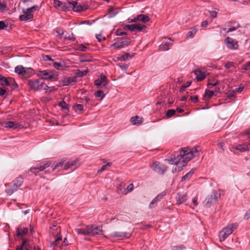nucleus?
<instances>
[{"label": "nucleus", "mask_w": 250, "mask_h": 250, "mask_svg": "<svg viewBox=\"0 0 250 250\" xmlns=\"http://www.w3.org/2000/svg\"><path fill=\"white\" fill-rule=\"evenodd\" d=\"M244 219L248 220L250 218V209L248 210L244 215Z\"/></svg>", "instance_id": "61"}, {"label": "nucleus", "mask_w": 250, "mask_h": 250, "mask_svg": "<svg viewBox=\"0 0 250 250\" xmlns=\"http://www.w3.org/2000/svg\"><path fill=\"white\" fill-rule=\"evenodd\" d=\"M95 95L96 97L99 98L101 97V99H103L105 95L104 92L101 90H98L95 92Z\"/></svg>", "instance_id": "47"}, {"label": "nucleus", "mask_w": 250, "mask_h": 250, "mask_svg": "<svg viewBox=\"0 0 250 250\" xmlns=\"http://www.w3.org/2000/svg\"><path fill=\"white\" fill-rule=\"evenodd\" d=\"M125 184L124 183H120L119 185H118L117 188V192L119 194H126V192H125Z\"/></svg>", "instance_id": "35"}, {"label": "nucleus", "mask_w": 250, "mask_h": 250, "mask_svg": "<svg viewBox=\"0 0 250 250\" xmlns=\"http://www.w3.org/2000/svg\"><path fill=\"white\" fill-rule=\"evenodd\" d=\"M191 83V82L190 81H188L187 82L183 84L180 89V92H183L184 91L185 89L187 87H188Z\"/></svg>", "instance_id": "43"}, {"label": "nucleus", "mask_w": 250, "mask_h": 250, "mask_svg": "<svg viewBox=\"0 0 250 250\" xmlns=\"http://www.w3.org/2000/svg\"><path fill=\"white\" fill-rule=\"evenodd\" d=\"M198 31L197 26H194L190 29L186 35V38H192Z\"/></svg>", "instance_id": "28"}, {"label": "nucleus", "mask_w": 250, "mask_h": 250, "mask_svg": "<svg viewBox=\"0 0 250 250\" xmlns=\"http://www.w3.org/2000/svg\"><path fill=\"white\" fill-rule=\"evenodd\" d=\"M172 44V42L169 41L168 42H163L160 46V48L163 50H168L169 49L168 46Z\"/></svg>", "instance_id": "34"}, {"label": "nucleus", "mask_w": 250, "mask_h": 250, "mask_svg": "<svg viewBox=\"0 0 250 250\" xmlns=\"http://www.w3.org/2000/svg\"><path fill=\"white\" fill-rule=\"evenodd\" d=\"M180 150V154L176 158H169L166 160L170 164H175L176 166L181 163L182 166L184 167L190 160L198 155L199 151L195 147L191 148L185 147L181 148Z\"/></svg>", "instance_id": "1"}, {"label": "nucleus", "mask_w": 250, "mask_h": 250, "mask_svg": "<svg viewBox=\"0 0 250 250\" xmlns=\"http://www.w3.org/2000/svg\"><path fill=\"white\" fill-rule=\"evenodd\" d=\"M76 79L75 78L69 77L67 78H65L62 81V83L63 85H67L70 84L72 83L75 82Z\"/></svg>", "instance_id": "36"}, {"label": "nucleus", "mask_w": 250, "mask_h": 250, "mask_svg": "<svg viewBox=\"0 0 250 250\" xmlns=\"http://www.w3.org/2000/svg\"><path fill=\"white\" fill-rule=\"evenodd\" d=\"M219 82L217 80L212 79L209 80L208 83V86H214L219 83Z\"/></svg>", "instance_id": "40"}, {"label": "nucleus", "mask_w": 250, "mask_h": 250, "mask_svg": "<svg viewBox=\"0 0 250 250\" xmlns=\"http://www.w3.org/2000/svg\"><path fill=\"white\" fill-rule=\"evenodd\" d=\"M53 66L56 69L59 70H65L67 67V66L65 65V63L63 62H54L53 63Z\"/></svg>", "instance_id": "26"}, {"label": "nucleus", "mask_w": 250, "mask_h": 250, "mask_svg": "<svg viewBox=\"0 0 250 250\" xmlns=\"http://www.w3.org/2000/svg\"><path fill=\"white\" fill-rule=\"evenodd\" d=\"M23 15H21L19 17V19L21 21H27L31 20L33 18V15L31 13H28L25 11L24 9H22Z\"/></svg>", "instance_id": "21"}, {"label": "nucleus", "mask_w": 250, "mask_h": 250, "mask_svg": "<svg viewBox=\"0 0 250 250\" xmlns=\"http://www.w3.org/2000/svg\"><path fill=\"white\" fill-rule=\"evenodd\" d=\"M62 1L59 0H54L53 4L55 8H60L61 9V7H62Z\"/></svg>", "instance_id": "45"}, {"label": "nucleus", "mask_w": 250, "mask_h": 250, "mask_svg": "<svg viewBox=\"0 0 250 250\" xmlns=\"http://www.w3.org/2000/svg\"><path fill=\"white\" fill-rule=\"evenodd\" d=\"M110 163H107V164L106 165H103L100 169H99L98 170V172H103V171H104L107 167H109L110 166Z\"/></svg>", "instance_id": "52"}, {"label": "nucleus", "mask_w": 250, "mask_h": 250, "mask_svg": "<svg viewBox=\"0 0 250 250\" xmlns=\"http://www.w3.org/2000/svg\"><path fill=\"white\" fill-rule=\"evenodd\" d=\"M91 228L90 225H87L84 228H76L75 230L78 234L90 236Z\"/></svg>", "instance_id": "16"}, {"label": "nucleus", "mask_w": 250, "mask_h": 250, "mask_svg": "<svg viewBox=\"0 0 250 250\" xmlns=\"http://www.w3.org/2000/svg\"><path fill=\"white\" fill-rule=\"evenodd\" d=\"M79 166L78 160H75L74 161L67 162L64 167V169L65 170L70 169L73 170L77 168Z\"/></svg>", "instance_id": "17"}, {"label": "nucleus", "mask_w": 250, "mask_h": 250, "mask_svg": "<svg viewBox=\"0 0 250 250\" xmlns=\"http://www.w3.org/2000/svg\"><path fill=\"white\" fill-rule=\"evenodd\" d=\"M107 83V78L103 74L101 75L100 79H97L94 82L95 85L101 88L106 87Z\"/></svg>", "instance_id": "12"}, {"label": "nucleus", "mask_w": 250, "mask_h": 250, "mask_svg": "<svg viewBox=\"0 0 250 250\" xmlns=\"http://www.w3.org/2000/svg\"><path fill=\"white\" fill-rule=\"evenodd\" d=\"M90 227H91L90 228V236L102 234L103 230L102 226L90 225Z\"/></svg>", "instance_id": "19"}, {"label": "nucleus", "mask_w": 250, "mask_h": 250, "mask_svg": "<svg viewBox=\"0 0 250 250\" xmlns=\"http://www.w3.org/2000/svg\"><path fill=\"white\" fill-rule=\"evenodd\" d=\"M11 80L12 81L11 78H10L9 79H7L6 78L0 74V83L3 87L5 86H10Z\"/></svg>", "instance_id": "24"}, {"label": "nucleus", "mask_w": 250, "mask_h": 250, "mask_svg": "<svg viewBox=\"0 0 250 250\" xmlns=\"http://www.w3.org/2000/svg\"><path fill=\"white\" fill-rule=\"evenodd\" d=\"M28 231V229L27 228H24L23 229H21L18 228L17 229V234L18 236H22L27 233Z\"/></svg>", "instance_id": "32"}, {"label": "nucleus", "mask_w": 250, "mask_h": 250, "mask_svg": "<svg viewBox=\"0 0 250 250\" xmlns=\"http://www.w3.org/2000/svg\"><path fill=\"white\" fill-rule=\"evenodd\" d=\"M224 42L226 44V46L229 49L231 50H237L238 49V43L236 40L228 37L225 39Z\"/></svg>", "instance_id": "11"}, {"label": "nucleus", "mask_w": 250, "mask_h": 250, "mask_svg": "<svg viewBox=\"0 0 250 250\" xmlns=\"http://www.w3.org/2000/svg\"><path fill=\"white\" fill-rule=\"evenodd\" d=\"M134 188V186L133 184H130L129 185H128L127 188H126V190L127 192H130L133 190Z\"/></svg>", "instance_id": "58"}, {"label": "nucleus", "mask_w": 250, "mask_h": 250, "mask_svg": "<svg viewBox=\"0 0 250 250\" xmlns=\"http://www.w3.org/2000/svg\"><path fill=\"white\" fill-rule=\"evenodd\" d=\"M131 234L128 232L116 231L114 232L111 236L114 237L123 239L124 238H128L131 236Z\"/></svg>", "instance_id": "20"}, {"label": "nucleus", "mask_w": 250, "mask_h": 250, "mask_svg": "<svg viewBox=\"0 0 250 250\" xmlns=\"http://www.w3.org/2000/svg\"><path fill=\"white\" fill-rule=\"evenodd\" d=\"M33 69L31 68L26 69L22 65H20L15 68V72L19 75H28V73H32Z\"/></svg>", "instance_id": "13"}, {"label": "nucleus", "mask_w": 250, "mask_h": 250, "mask_svg": "<svg viewBox=\"0 0 250 250\" xmlns=\"http://www.w3.org/2000/svg\"><path fill=\"white\" fill-rule=\"evenodd\" d=\"M234 66V63L233 62H227L225 65V67L227 68V69H229V68L231 67H233Z\"/></svg>", "instance_id": "54"}, {"label": "nucleus", "mask_w": 250, "mask_h": 250, "mask_svg": "<svg viewBox=\"0 0 250 250\" xmlns=\"http://www.w3.org/2000/svg\"><path fill=\"white\" fill-rule=\"evenodd\" d=\"M60 232V229L59 230L58 232L57 233L56 237L55 238V240L50 243L51 247H59V244L62 241V236L60 234H58V233Z\"/></svg>", "instance_id": "22"}, {"label": "nucleus", "mask_w": 250, "mask_h": 250, "mask_svg": "<svg viewBox=\"0 0 250 250\" xmlns=\"http://www.w3.org/2000/svg\"><path fill=\"white\" fill-rule=\"evenodd\" d=\"M1 126L12 129L20 128L21 125L16 122H3L1 123Z\"/></svg>", "instance_id": "15"}, {"label": "nucleus", "mask_w": 250, "mask_h": 250, "mask_svg": "<svg viewBox=\"0 0 250 250\" xmlns=\"http://www.w3.org/2000/svg\"><path fill=\"white\" fill-rule=\"evenodd\" d=\"M75 108L76 110L82 111L83 110V105L81 104H76L75 106Z\"/></svg>", "instance_id": "59"}, {"label": "nucleus", "mask_w": 250, "mask_h": 250, "mask_svg": "<svg viewBox=\"0 0 250 250\" xmlns=\"http://www.w3.org/2000/svg\"><path fill=\"white\" fill-rule=\"evenodd\" d=\"M238 226L236 223L230 224L224 228L219 233L220 241H224L229 237Z\"/></svg>", "instance_id": "5"}, {"label": "nucleus", "mask_w": 250, "mask_h": 250, "mask_svg": "<svg viewBox=\"0 0 250 250\" xmlns=\"http://www.w3.org/2000/svg\"><path fill=\"white\" fill-rule=\"evenodd\" d=\"M190 100L193 103H195L198 102V97L197 95L191 96Z\"/></svg>", "instance_id": "56"}, {"label": "nucleus", "mask_w": 250, "mask_h": 250, "mask_svg": "<svg viewBox=\"0 0 250 250\" xmlns=\"http://www.w3.org/2000/svg\"><path fill=\"white\" fill-rule=\"evenodd\" d=\"M235 93V90H229L227 92L226 95L229 98H230L234 96Z\"/></svg>", "instance_id": "51"}, {"label": "nucleus", "mask_w": 250, "mask_h": 250, "mask_svg": "<svg viewBox=\"0 0 250 250\" xmlns=\"http://www.w3.org/2000/svg\"><path fill=\"white\" fill-rule=\"evenodd\" d=\"M116 35L117 36H126L127 33L125 32L121 31V30H117L116 31Z\"/></svg>", "instance_id": "53"}, {"label": "nucleus", "mask_w": 250, "mask_h": 250, "mask_svg": "<svg viewBox=\"0 0 250 250\" xmlns=\"http://www.w3.org/2000/svg\"><path fill=\"white\" fill-rule=\"evenodd\" d=\"M135 30H137L139 31H142L143 29L146 28V26L145 25L141 24H135Z\"/></svg>", "instance_id": "48"}, {"label": "nucleus", "mask_w": 250, "mask_h": 250, "mask_svg": "<svg viewBox=\"0 0 250 250\" xmlns=\"http://www.w3.org/2000/svg\"><path fill=\"white\" fill-rule=\"evenodd\" d=\"M220 194L218 193L216 191H213L212 194L208 196L204 201L205 205L207 207H209L210 205L215 202L220 198Z\"/></svg>", "instance_id": "9"}, {"label": "nucleus", "mask_w": 250, "mask_h": 250, "mask_svg": "<svg viewBox=\"0 0 250 250\" xmlns=\"http://www.w3.org/2000/svg\"><path fill=\"white\" fill-rule=\"evenodd\" d=\"M172 250H185L184 248L181 246H175L173 248Z\"/></svg>", "instance_id": "64"}, {"label": "nucleus", "mask_w": 250, "mask_h": 250, "mask_svg": "<svg viewBox=\"0 0 250 250\" xmlns=\"http://www.w3.org/2000/svg\"><path fill=\"white\" fill-rule=\"evenodd\" d=\"M225 27L223 30L226 33H229L237 29L240 27V25L237 21H229L225 24Z\"/></svg>", "instance_id": "10"}, {"label": "nucleus", "mask_w": 250, "mask_h": 250, "mask_svg": "<svg viewBox=\"0 0 250 250\" xmlns=\"http://www.w3.org/2000/svg\"><path fill=\"white\" fill-rule=\"evenodd\" d=\"M37 8H38V6L34 5L30 8L24 9V10H25V11H26V12H27L28 13L32 14V13L34 12L35 11H36L37 10Z\"/></svg>", "instance_id": "44"}, {"label": "nucleus", "mask_w": 250, "mask_h": 250, "mask_svg": "<svg viewBox=\"0 0 250 250\" xmlns=\"http://www.w3.org/2000/svg\"><path fill=\"white\" fill-rule=\"evenodd\" d=\"M149 167L155 172L161 174H164L167 170V167L159 162L155 161L149 164Z\"/></svg>", "instance_id": "8"}, {"label": "nucleus", "mask_w": 250, "mask_h": 250, "mask_svg": "<svg viewBox=\"0 0 250 250\" xmlns=\"http://www.w3.org/2000/svg\"><path fill=\"white\" fill-rule=\"evenodd\" d=\"M21 245L23 248V250H30L31 246L28 244V241L27 240H23L21 244Z\"/></svg>", "instance_id": "39"}, {"label": "nucleus", "mask_w": 250, "mask_h": 250, "mask_svg": "<svg viewBox=\"0 0 250 250\" xmlns=\"http://www.w3.org/2000/svg\"><path fill=\"white\" fill-rule=\"evenodd\" d=\"M62 244L61 245H59V248H62V247L63 246H67L68 245V241L67 240V239L66 238H65L64 239H63V241L62 242H61Z\"/></svg>", "instance_id": "55"}, {"label": "nucleus", "mask_w": 250, "mask_h": 250, "mask_svg": "<svg viewBox=\"0 0 250 250\" xmlns=\"http://www.w3.org/2000/svg\"><path fill=\"white\" fill-rule=\"evenodd\" d=\"M96 39L99 42H101L105 39V38L101 34L97 35L96 36Z\"/></svg>", "instance_id": "57"}, {"label": "nucleus", "mask_w": 250, "mask_h": 250, "mask_svg": "<svg viewBox=\"0 0 250 250\" xmlns=\"http://www.w3.org/2000/svg\"><path fill=\"white\" fill-rule=\"evenodd\" d=\"M82 7L81 5H78V2L76 1H72V8L74 11L80 12L82 11Z\"/></svg>", "instance_id": "31"}, {"label": "nucleus", "mask_w": 250, "mask_h": 250, "mask_svg": "<svg viewBox=\"0 0 250 250\" xmlns=\"http://www.w3.org/2000/svg\"><path fill=\"white\" fill-rule=\"evenodd\" d=\"M188 199L187 195L184 192H179L176 197V204L180 205L185 203Z\"/></svg>", "instance_id": "18"}, {"label": "nucleus", "mask_w": 250, "mask_h": 250, "mask_svg": "<svg viewBox=\"0 0 250 250\" xmlns=\"http://www.w3.org/2000/svg\"><path fill=\"white\" fill-rule=\"evenodd\" d=\"M196 75V79L197 81H202L209 75V73L207 71H202L201 69H196L193 71Z\"/></svg>", "instance_id": "14"}, {"label": "nucleus", "mask_w": 250, "mask_h": 250, "mask_svg": "<svg viewBox=\"0 0 250 250\" xmlns=\"http://www.w3.org/2000/svg\"><path fill=\"white\" fill-rule=\"evenodd\" d=\"M72 8V1H67L63 2L61 10L63 11H69Z\"/></svg>", "instance_id": "29"}, {"label": "nucleus", "mask_w": 250, "mask_h": 250, "mask_svg": "<svg viewBox=\"0 0 250 250\" xmlns=\"http://www.w3.org/2000/svg\"><path fill=\"white\" fill-rule=\"evenodd\" d=\"M23 182V178L21 177H18L12 182L5 184V192L8 196L11 195L20 188Z\"/></svg>", "instance_id": "3"}, {"label": "nucleus", "mask_w": 250, "mask_h": 250, "mask_svg": "<svg viewBox=\"0 0 250 250\" xmlns=\"http://www.w3.org/2000/svg\"><path fill=\"white\" fill-rule=\"evenodd\" d=\"M176 113V110L173 109H168L166 112V116L169 118L173 116Z\"/></svg>", "instance_id": "41"}, {"label": "nucleus", "mask_w": 250, "mask_h": 250, "mask_svg": "<svg viewBox=\"0 0 250 250\" xmlns=\"http://www.w3.org/2000/svg\"><path fill=\"white\" fill-rule=\"evenodd\" d=\"M64 163V161L62 160L54 162L53 164L51 161L43 162L35 167H31L30 171L35 175H39V172L41 171H44L45 174L50 173L56 170H59V168L62 167Z\"/></svg>", "instance_id": "2"}, {"label": "nucleus", "mask_w": 250, "mask_h": 250, "mask_svg": "<svg viewBox=\"0 0 250 250\" xmlns=\"http://www.w3.org/2000/svg\"><path fill=\"white\" fill-rule=\"evenodd\" d=\"M7 27V25H6L4 21H0V30L4 29L5 27Z\"/></svg>", "instance_id": "60"}, {"label": "nucleus", "mask_w": 250, "mask_h": 250, "mask_svg": "<svg viewBox=\"0 0 250 250\" xmlns=\"http://www.w3.org/2000/svg\"><path fill=\"white\" fill-rule=\"evenodd\" d=\"M194 171L193 169H191L189 172L187 173L185 176H183L181 179V181H185L189 179L192 175L193 174Z\"/></svg>", "instance_id": "37"}, {"label": "nucleus", "mask_w": 250, "mask_h": 250, "mask_svg": "<svg viewBox=\"0 0 250 250\" xmlns=\"http://www.w3.org/2000/svg\"><path fill=\"white\" fill-rule=\"evenodd\" d=\"M28 84L30 88L35 91L47 90L49 88V87L46 84L41 82L39 80H29Z\"/></svg>", "instance_id": "6"}, {"label": "nucleus", "mask_w": 250, "mask_h": 250, "mask_svg": "<svg viewBox=\"0 0 250 250\" xmlns=\"http://www.w3.org/2000/svg\"><path fill=\"white\" fill-rule=\"evenodd\" d=\"M137 20H138V21H141L144 23H146L148 22L150 19L149 17L146 15L141 14L137 16Z\"/></svg>", "instance_id": "33"}, {"label": "nucleus", "mask_w": 250, "mask_h": 250, "mask_svg": "<svg viewBox=\"0 0 250 250\" xmlns=\"http://www.w3.org/2000/svg\"><path fill=\"white\" fill-rule=\"evenodd\" d=\"M37 74L41 79L43 80H48L51 81H56L58 79L59 75L53 70H39Z\"/></svg>", "instance_id": "4"}, {"label": "nucleus", "mask_w": 250, "mask_h": 250, "mask_svg": "<svg viewBox=\"0 0 250 250\" xmlns=\"http://www.w3.org/2000/svg\"><path fill=\"white\" fill-rule=\"evenodd\" d=\"M6 92L5 89L2 87H0V96H3Z\"/></svg>", "instance_id": "62"}, {"label": "nucleus", "mask_w": 250, "mask_h": 250, "mask_svg": "<svg viewBox=\"0 0 250 250\" xmlns=\"http://www.w3.org/2000/svg\"><path fill=\"white\" fill-rule=\"evenodd\" d=\"M236 149L240 152L249 150L250 149V143L239 145L236 147Z\"/></svg>", "instance_id": "25"}, {"label": "nucleus", "mask_w": 250, "mask_h": 250, "mask_svg": "<svg viewBox=\"0 0 250 250\" xmlns=\"http://www.w3.org/2000/svg\"><path fill=\"white\" fill-rule=\"evenodd\" d=\"M88 70L81 71L80 70H76L75 75L77 77H82L87 74Z\"/></svg>", "instance_id": "38"}, {"label": "nucleus", "mask_w": 250, "mask_h": 250, "mask_svg": "<svg viewBox=\"0 0 250 250\" xmlns=\"http://www.w3.org/2000/svg\"><path fill=\"white\" fill-rule=\"evenodd\" d=\"M244 88V86L240 85L239 87L235 89V91L238 93H241L243 90Z\"/></svg>", "instance_id": "63"}, {"label": "nucleus", "mask_w": 250, "mask_h": 250, "mask_svg": "<svg viewBox=\"0 0 250 250\" xmlns=\"http://www.w3.org/2000/svg\"><path fill=\"white\" fill-rule=\"evenodd\" d=\"M214 92L213 91L206 90L204 94V98H208V99L211 98L214 95Z\"/></svg>", "instance_id": "42"}, {"label": "nucleus", "mask_w": 250, "mask_h": 250, "mask_svg": "<svg viewBox=\"0 0 250 250\" xmlns=\"http://www.w3.org/2000/svg\"><path fill=\"white\" fill-rule=\"evenodd\" d=\"M58 105L63 109H68L69 108V105L64 101L60 102Z\"/></svg>", "instance_id": "46"}, {"label": "nucleus", "mask_w": 250, "mask_h": 250, "mask_svg": "<svg viewBox=\"0 0 250 250\" xmlns=\"http://www.w3.org/2000/svg\"><path fill=\"white\" fill-rule=\"evenodd\" d=\"M134 56L133 55L130 56L128 53H125L123 55L117 57L118 61H125L132 58Z\"/></svg>", "instance_id": "30"}, {"label": "nucleus", "mask_w": 250, "mask_h": 250, "mask_svg": "<svg viewBox=\"0 0 250 250\" xmlns=\"http://www.w3.org/2000/svg\"><path fill=\"white\" fill-rule=\"evenodd\" d=\"M143 118L138 116L132 117L130 119V121L132 125H141L143 123Z\"/></svg>", "instance_id": "23"}, {"label": "nucleus", "mask_w": 250, "mask_h": 250, "mask_svg": "<svg viewBox=\"0 0 250 250\" xmlns=\"http://www.w3.org/2000/svg\"><path fill=\"white\" fill-rule=\"evenodd\" d=\"M130 42L131 40L129 38H119L117 39V42L111 45L110 47L120 49L127 46Z\"/></svg>", "instance_id": "7"}, {"label": "nucleus", "mask_w": 250, "mask_h": 250, "mask_svg": "<svg viewBox=\"0 0 250 250\" xmlns=\"http://www.w3.org/2000/svg\"><path fill=\"white\" fill-rule=\"evenodd\" d=\"M135 24L126 25L125 29H126L130 31H134L135 30Z\"/></svg>", "instance_id": "50"}, {"label": "nucleus", "mask_w": 250, "mask_h": 250, "mask_svg": "<svg viewBox=\"0 0 250 250\" xmlns=\"http://www.w3.org/2000/svg\"><path fill=\"white\" fill-rule=\"evenodd\" d=\"M164 195H165V194L161 193V194H158L157 196H156L153 199V200L151 201V202L150 203V204L149 205V208L151 209L155 207V204H156V202L158 200H160Z\"/></svg>", "instance_id": "27"}, {"label": "nucleus", "mask_w": 250, "mask_h": 250, "mask_svg": "<svg viewBox=\"0 0 250 250\" xmlns=\"http://www.w3.org/2000/svg\"><path fill=\"white\" fill-rule=\"evenodd\" d=\"M7 10V5L5 3L0 2V11L1 12H4Z\"/></svg>", "instance_id": "49"}]
</instances>
